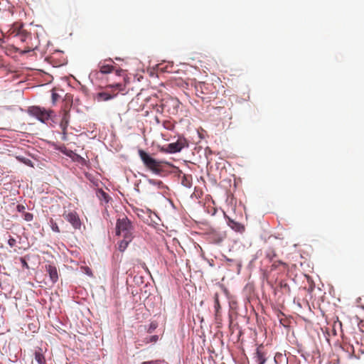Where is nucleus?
<instances>
[{
	"instance_id": "f257e3e1",
	"label": "nucleus",
	"mask_w": 364,
	"mask_h": 364,
	"mask_svg": "<svg viewBox=\"0 0 364 364\" xmlns=\"http://www.w3.org/2000/svg\"><path fill=\"white\" fill-rule=\"evenodd\" d=\"M181 102L177 98L167 96L161 100V105L156 108V112L162 113L166 112L171 115L178 114Z\"/></svg>"
},
{
	"instance_id": "f03ea898",
	"label": "nucleus",
	"mask_w": 364,
	"mask_h": 364,
	"mask_svg": "<svg viewBox=\"0 0 364 364\" xmlns=\"http://www.w3.org/2000/svg\"><path fill=\"white\" fill-rule=\"evenodd\" d=\"M213 85L203 82L195 83L196 95L200 97L203 102H210L213 99L215 98V93L213 91Z\"/></svg>"
},
{
	"instance_id": "7ed1b4c3",
	"label": "nucleus",
	"mask_w": 364,
	"mask_h": 364,
	"mask_svg": "<svg viewBox=\"0 0 364 364\" xmlns=\"http://www.w3.org/2000/svg\"><path fill=\"white\" fill-rule=\"evenodd\" d=\"M138 153L141 161L147 168L156 174H159L162 171L163 168L161 161H156L154 158L151 157L142 149H139Z\"/></svg>"
},
{
	"instance_id": "20e7f679",
	"label": "nucleus",
	"mask_w": 364,
	"mask_h": 364,
	"mask_svg": "<svg viewBox=\"0 0 364 364\" xmlns=\"http://www.w3.org/2000/svg\"><path fill=\"white\" fill-rule=\"evenodd\" d=\"M134 227L127 216L119 218L116 223V233L117 235L129 236L133 235Z\"/></svg>"
},
{
	"instance_id": "39448f33",
	"label": "nucleus",
	"mask_w": 364,
	"mask_h": 364,
	"mask_svg": "<svg viewBox=\"0 0 364 364\" xmlns=\"http://www.w3.org/2000/svg\"><path fill=\"white\" fill-rule=\"evenodd\" d=\"M124 85L122 83H115L112 85H108L106 86V89H111V92H109L107 91L105 92H101L97 93V97L98 100L101 101H107L109 100L113 99L114 97L117 95V92H114L115 91H122L124 90Z\"/></svg>"
},
{
	"instance_id": "423d86ee",
	"label": "nucleus",
	"mask_w": 364,
	"mask_h": 364,
	"mask_svg": "<svg viewBox=\"0 0 364 364\" xmlns=\"http://www.w3.org/2000/svg\"><path fill=\"white\" fill-rule=\"evenodd\" d=\"M28 112L31 115L36 117L43 123H46L50 118L51 113H53V111L50 109L48 110L37 106L31 107Z\"/></svg>"
},
{
	"instance_id": "0eeeda50",
	"label": "nucleus",
	"mask_w": 364,
	"mask_h": 364,
	"mask_svg": "<svg viewBox=\"0 0 364 364\" xmlns=\"http://www.w3.org/2000/svg\"><path fill=\"white\" fill-rule=\"evenodd\" d=\"M188 146L187 141L184 138H179L176 142L168 144L166 147L161 148V151L164 153H176L182 150L183 148Z\"/></svg>"
},
{
	"instance_id": "6e6552de",
	"label": "nucleus",
	"mask_w": 364,
	"mask_h": 364,
	"mask_svg": "<svg viewBox=\"0 0 364 364\" xmlns=\"http://www.w3.org/2000/svg\"><path fill=\"white\" fill-rule=\"evenodd\" d=\"M63 217L72 225L73 228H80L81 221L79 215L75 211H64Z\"/></svg>"
},
{
	"instance_id": "1a4fd4ad",
	"label": "nucleus",
	"mask_w": 364,
	"mask_h": 364,
	"mask_svg": "<svg viewBox=\"0 0 364 364\" xmlns=\"http://www.w3.org/2000/svg\"><path fill=\"white\" fill-rule=\"evenodd\" d=\"M226 238L223 231L212 230L208 233V240L211 243L220 244Z\"/></svg>"
},
{
	"instance_id": "9d476101",
	"label": "nucleus",
	"mask_w": 364,
	"mask_h": 364,
	"mask_svg": "<svg viewBox=\"0 0 364 364\" xmlns=\"http://www.w3.org/2000/svg\"><path fill=\"white\" fill-rule=\"evenodd\" d=\"M254 359L257 364H264L267 361V352L262 344L257 346L255 353Z\"/></svg>"
},
{
	"instance_id": "9b49d317",
	"label": "nucleus",
	"mask_w": 364,
	"mask_h": 364,
	"mask_svg": "<svg viewBox=\"0 0 364 364\" xmlns=\"http://www.w3.org/2000/svg\"><path fill=\"white\" fill-rule=\"evenodd\" d=\"M107 61L112 62L111 59L105 60L103 62H100L98 64L99 71H93L92 74L97 75L99 73L102 74H108L112 73L114 70V68L113 65L106 63Z\"/></svg>"
},
{
	"instance_id": "f8f14e48",
	"label": "nucleus",
	"mask_w": 364,
	"mask_h": 364,
	"mask_svg": "<svg viewBox=\"0 0 364 364\" xmlns=\"http://www.w3.org/2000/svg\"><path fill=\"white\" fill-rule=\"evenodd\" d=\"M225 218L227 220L228 225L234 231L240 233H242L245 230V227L240 223L235 221L227 215H225Z\"/></svg>"
},
{
	"instance_id": "ddd939ff",
	"label": "nucleus",
	"mask_w": 364,
	"mask_h": 364,
	"mask_svg": "<svg viewBox=\"0 0 364 364\" xmlns=\"http://www.w3.org/2000/svg\"><path fill=\"white\" fill-rule=\"evenodd\" d=\"M46 269L52 282L55 283L58 279V273L56 267L52 264H47L46 265Z\"/></svg>"
},
{
	"instance_id": "4468645a",
	"label": "nucleus",
	"mask_w": 364,
	"mask_h": 364,
	"mask_svg": "<svg viewBox=\"0 0 364 364\" xmlns=\"http://www.w3.org/2000/svg\"><path fill=\"white\" fill-rule=\"evenodd\" d=\"M124 237L119 243V250L121 252H124L127 247L129 243L134 238V235H129V236H122Z\"/></svg>"
},
{
	"instance_id": "2eb2a0df",
	"label": "nucleus",
	"mask_w": 364,
	"mask_h": 364,
	"mask_svg": "<svg viewBox=\"0 0 364 364\" xmlns=\"http://www.w3.org/2000/svg\"><path fill=\"white\" fill-rule=\"evenodd\" d=\"M22 26H23V25L21 24L19 28H18V32L16 33V36H18L19 40L21 42H26L28 39H31V36L30 33L26 32L25 30H22L21 29Z\"/></svg>"
},
{
	"instance_id": "dca6fc26",
	"label": "nucleus",
	"mask_w": 364,
	"mask_h": 364,
	"mask_svg": "<svg viewBox=\"0 0 364 364\" xmlns=\"http://www.w3.org/2000/svg\"><path fill=\"white\" fill-rule=\"evenodd\" d=\"M69 119H70L69 114L67 112H65L62 117L60 123V126L64 134H65V133H66L67 127L69 124Z\"/></svg>"
},
{
	"instance_id": "f3484780",
	"label": "nucleus",
	"mask_w": 364,
	"mask_h": 364,
	"mask_svg": "<svg viewBox=\"0 0 364 364\" xmlns=\"http://www.w3.org/2000/svg\"><path fill=\"white\" fill-rule=\"evenodd\" d=\"M96 195L101 202L107 203L110 200L109 196L102 189H97Z\"/></svg>"
},
{
	"instance_id": "a211bd4d",
	"label": "nucleus",
	"mask_w": 364,
	"mask_h": 364,
	"mask_svg": "<svg viewBox=\"0 0 364 364\" xmlns=\"http://www.w3.org/2000/svg\"><path fill=\"white\" fill-rule=\"evenodd\" d=\"M181 183L188 188H190L192 186V176L183 174L181 178Z\"/></svg>"
},
{
	"instance_id": "6ab92c4d",
	"label": "nucleus",
	"mask_w": 364,
	"mask_h": 364,
	"mask_svg": "<svg viewBox=\"0 0 364 364\" xmlns=\"http://www.w3.org/2000/svg\"><path fill=\"white\" fill-rule=\"evenodd\" d=\"M35 360L38 364H46L45 357L40 351H36Z\"/></svg>"
},
{
	"instance_id": "aec40b11",
	"label": "nucleus",
	"mask_w": 364,
	"mask_h": 364,
	"mask_svg": "<svg viewBox=\"0 0 364 364\" xmlns=\"http://www.w3.org/2000/svg\"><path fill=\"white\" fill-rule=\"evenodd\" d=\"M162 124L167 130H173L175 128V123L171 120H165L163 122Z\"/></svg>"
},
{
	"instance_id": "412c9836",
	"label": "nucleus",
	"mask_w": 364,
	"mask_h": 364,
	"mask_svg": "<svg viewBox=\"0 0 364 364\" xmlns=\"http://www.w3.org/2000/svg\"><path fill=\"white\" fill-rule=\"evenodd\" d=\"M218 297H219L218 294L215 293L214 295V302H215V309L216 315L218 314L219 310L220 309V305Z\"/></svg>"
},
{
	"instance_id": "4be33fe9",
	"label": "nucleus",
	"mask_w": 364,
	"mask_h": 364,
	"mask_svg": "<svg viewBox=\"0 0 364 364\" xmlns=\"http://www.w3.org/2000/svg\"><path fill=\"white\" fill-rule=\"evenodd\" d=\"M50 226L53 232H60V230L58 224L53 219L50 220Z\"/></svg>"
},
{
	"instance_id": "5701e85b",
	"label": "nucleus",
	"mask_w": 364,
	"mask_h": 364,
	"mask_svg": "<svg viewBox=\"0 0 364 364\" xmlns=\"http://www.w3.org/2000/svg\"><path fill=\"white\" fill-rule=\"evenodd\" d=\"M16 159L20 161L21 162L25 164L26 165L28 166H33V163L32 161L28 159H26V158H23V157H20V156H17Z\"/></svg>"
},
{
	"instance_id": "b1692460",
	"label": "nucleus",
	"mask_w": 364,
	"mask_h": 364,
	"mask_svg": "<svg viewBox=\"0 0 364 364\" xmlns=\"http://www.w3.org/2000/svg\"><path fill=\"white\" fill-rule=\"evenodd\" d=\"M23 219L28 222H30V221L33 220V215L30 213H26V212L24 213L23 214Z\"/></svg>"
},
{
	"instance_id": "393cba45",
	"label": "nucleus",
	"mask_w": 364,
	"mask_h": 364,
	"mask_svg": "<svg viewBox=\"0 0 364 364\" xmlns=\"http://www.w3.org/2000/svg\"><path fill=\"white\" fill-rule=\"evenodd\" d=\"M279 265H282L284 268H287V264L282 261H277V262H274L273 264H272V267L273 268H277L279 267Z\"/></svg>"
},
{
	"instance_id": "a878e982",
	"label": "nucleus",
	"mask_w": 364,
	"mask_h": 364,
	"mask_svg": "<svg viewBox=\"0 0 364 364\" xmlns=\"http://www.w3.org/2000/svg\"><path fill=\"white\" fill-rule=\"evenodd\" d=\"M149 183L154 186H160L163 184L162 181H159V180H155V179H149Z\"/></svg>"
},
{
	"instance_id": "bb28decb",
	"label": "nucleus",
	"mask_w": 364,
	"mask_h": 364,
	"mask_svg": "<svg viewBox=\"0 0 364 364\" xmlns=\"http://www.w3.org/2000/svg\"><path fill=\"white\" fill-rule=\"evenodd\" d=\"M51 97L53 104H55L56 102L59 100L60 95L56 92H53Z\"/></svg>"
},
{
	"instance_id": "cd10ccee",
	"label": "nucleus",
	"mask_w": 364,
	"mask_h": 364,
	"mask_svg": "<svg viewBox=\"0 0 364 364\" xmlns=\"http://www.w3.org/2000/svg\"><path fill=\"white\" fill-rule=\"evenodd\" d=\"M16 210H17V211H18V212H19V213H22L23 214L24 213H26V212H25L26 207H25L23 205H21V204H18V205H17V206H16Z\"/></svg>"
},
{
	"instance_id": "c85d7f7f",
	"label": "nucleus",
	"mask_w": 364,
	"mask_h": 364,
	"mask_svg": "<svg viewBox=\"0 0 364 364\" xmlns=\"http://www.w3.org/2000/svg\"><path fill=\"white\" fill-rule=\"evenodd\" d=\"M161 361L159 360L144 361V362L141 363V364H161Z\"/></svg>"
},
{
	"instance_id": "c756f323",
	"label": "nucleus",
	"mask_w": 364,
	"mask_h": 364,
	"mask_svg": "<svg viewBox=\"0 0 364 364\" xmlns=\"http://www.w3.org/2000/svg\"><path fill=\"white\" fill-rule=\"evenodd\" d=\"M16 241L14 238L11 237L8 240V244L10 247H14L16 245Z\"/></svg>"
},
{
	"instance_id": "7c9ffc66",
	"label": "nucleus",
	"mask_w": 364,
	"mask_h": 364,
	"mask_svg": "<svg viewBox=\"0 0 364 364\" xmlns=\"http://www.w3.org/2000/svg\"><path fill=\"white\" fill-rule=\"evenodd\" d=\"M33 49H34V48L33 46H28L25 48L24 53H28L31 50H33Z\"/></svg>"
},
{
	"instance_id": "2f4dec72",
	"label": "nucleus",
	"mask_w": 364,
	"mask_h": 364,
	"mask_svg": "<svg viewBox=\"0 0 364 364\" xmlns=\"http://www.w3.org/2000/svg\"><path fill=\"white\" fill-rule=\"evenodd\" d=\"M157 339H158V336H151V339H150V340H151V341H154V342H155V341H157Z\"/></svg>"
},
{
	"instance_id": "473e14b6",
	"label": "nucleus",
	"mask_w": 364,
	"mask_h": 364,
	"mask_svg": "<svg viewBox=\"0 0 364 364\" xmlns=\"http://www.w3.org/2000/svg\"><path fill=\"white\" fill-rule=\"evenodd\" d=\"M86 274L90 275V276H92V274L91 272V271L90 270L89 268H87V270H86Z\"/></svg>"
},
{
	"instance_id": "72a5a7b5",
	"label": "nucleus",
	"mask_w": 364,
	"mask_h": 364,
	"mask_svg": "<svg viewBox=\"0 0 364 364\" xmlns=\"http://www.w3.org/2000/svg\"><path fill=\"white\" fill-rule=\"evenodd\" d=\"M122 70H116V74H117V75H120V74H121V73H122Z\"/></svg>"
},
{
	"instance_id": "f704fd0d",
	"label": "nucleus",
	"mask_w": 364,
	"mask_h": 364,
	"mask_svg": "<svg viewBox=\"0 0 364 364\" xmlns=\"http://www.w3.org/2000/svg\"><path fill=\"white\" fill-rule=\"evenodd\" d=\"M216 109H222V107H216Z\"/></svg>"
}]
</instances>
